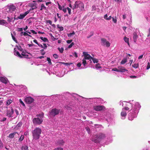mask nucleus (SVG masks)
<instances>
[{"mask_svg": "<svg viewBox=\"0 0 150 150\" xmlns=\"http://www.w3.org/2000/svg\"><path fill=\"white\" fill-rule=\"evenodd\" d=\"M119 72H123L125 71H127V70L124 67H118Z\"/></svg>", "mask_w": 150, "mask_h": 150, "instance_id": "15", "label": "nucleus"}, {"mask_svg": "<svg viewBox=\"0 0 150 150\" xmlns=\"http://www.w3.org/2000/svg\"><path fill=\"white\" fill-rule=\"evenodd\" d=\"M112 21L114 22L115 23H116L117 22V19L116 18V17H115V18H112Z\"/></svg>", "mask_w": 150, "mask_h": 150, "instance_id": "49", "label": "nucleus"}, {"mask_svg": "<svg viewBox=\"0 0 150 150\" xmlns=\"http://www.w3.org/2000/svg\"><path fill=\"white\" fill-rule=\"evenodd\" d=\"M75 34V32L73 31L72 33H70L68 35V36L69 37H71L72 35H74Z\"/></svg>", "mask_w": 150, "mask_h": 150, "instance_id": "38", "label": "nucleus"}, {"mask_svg": "<svg viewBox=\"0 0 150 150\" xmlns=\"http://www.w3.org/2000/svg\"><path fill=\"white\" fill-rule=\"evenodd\" d=\"M17 49L19 50L22 51L23 50L22 48L21 47V46H17Z\"/></svg>", "mask_w": 150, "mask_h": 150, "instance_id": "39", "label": "nucleus"}, {"mask_svg": "<svg viewBox=\"0 0 150 150\" xmlns=\"http://www.w3.org/2000/svg\"><path fill=\"white\" fill-rule=\"evenodd\" d=\"M30 31L33 33V34H36L37 33V32L34 31L33 30H30Z\"/></svg>", "mask_w": 150, "mask_h": 150, "instance_id": "57", "label": "nucleus"}, {"mask_svg": "<svg viewBox=\"0 0 150 150\" xmlns=\"http://www.w3.org/2000/svg\"><path fill=\"white\" fill-rule=\"evenodd\" d=\"M67 9L68 11V13L69 15H70L71 14V9L70 8H69L67 7Z\"/></svg>", "mask_w": 150, "mask_h": 150, "instance_id": "45", "label": "nucleus"}, {"mask_svg": "<svg viewBox=\"0 0 150 150\" xmlns=\"http://www.w3.org/2000/svg\"><path fill=\"white\" fill-rule=\"evenodd\" d=\"M59 110L56 108L52 109L50 112V115L54 117L59 114Z\"/></svg>", "mask_w": 150, "mask_h": 150, "instance_id": "5", "label": "nucleus"}, {"mask_svg": "<svg viewBox=\"0 0 150 150\" xmlns=\"http://www.w3.org/2000/svg\"><path fill=\"white\" fill-rule=\"evenodd\" d=\"M59 31H62L64 30V28L62 26H61L59 28Z\"/></svg>", "mask_w": 150, "mask_h": 150, "instance_id": "58", "label": "nucleus"}, {"mask_svg": "<svg viewBox=\"0 0 150 150\" xmlns=\"http://www.w3.org/2000/svg\"><path fill=\"white\" fill-rule=\"evenodd\" d=\"M12 38L16 43H18V41L14 36H12Z\"/></svg>", "mask_w": 150, "mask_h": 150, "instance_id": "47", "label": "nucleus"}, {"mask_svg": "<svg viewBox=\"0 0 150 150\" xmlns=\"http://www.w3.org/2000/svg\"><path fill=\"white\" fill-rule=\"evenodd\" d=\"M16 134H17L18 135V133L16 132H15L12 133H11L9 134L8 137L10 139H12L14 137V136Z\"/></svg>", "mask_w": 150, "mask_h": 150, "instance_id": "13", "label": "nucleus"}, {"mask_svg": "<svg viewBox=\"0 0 150 150\" xmlns=\"http://www.w3.org/2000/svg\"><path fill=\"white\" fill-rule=\"evenodd\" d=\"M127 62V59L126 58L123 59L121 62V64H124Z\"/></svg>", "mask_w": 150, "mask_h": 150, "instance_id": "29", "label": "nucleus"}, {"mask_svg": "<svg viewBox=\"0 0 150 150\" xmlns=\"http://www.w3.org/2000/svg\"><path fill=\"white\" fill-rule=\"evenodd\" d=\"M83 54L84 56V59H91L92 57L87 52H83Z\"/></svg>", "mask_w": 150, "mask_h": 150, "instance_id": "10", "label": "nucleus"}, {"mask_svg": "<svg viewBox=\"0 0 150 150\" xmlns=\"http://www.w3.org/2000/svg\"><path fill=\"white\" fill-rule=\"evenodd\" d=\"M47 60L48 62V63L50 65H51L52 63L51 62V60L50 57H47Z\"/></svg>", "mask_w": 150, "mask_h": 150, "instance_id": "34", "label": "nucleus"}, {"mask_svg": "<svg viewBox=\"0 0 150 150\" xmlns=\"http://www.w3.org/2000/svg\"><path fill=\"white\" fill-rule=\"evenodd\" d=\"M8 8L9 11L11 12L15 10L16 7L14 5H11L8 6Z\"/></svg>", "mask_w": 150, "mask_h": 150, "instance_id": "11", "label": "nucleus"}, {"mask_svg": "<svg viewBox=\"0 0 150 150\" xmlns=\"http://www.w3.org/2000/svg\"><path fill=\"white\" fill-rule=\"evenodd\" d=\"M41 132V129L39 127H37L32 132L33 139L35 140L39 139Z\"/></svg>", "mask_w": 150, "mask_h": 150, "instance_id": "2", "label": "nucleus"}, {"mask_svg": "<svg viewBox=\"0 0 150 150\" xmlns=\"http://www.w3.org/2000/svg\"><path fill=\"white\" fill-rule=\"evenodd\" d=\"M28 149V146L25 145L21 147L22 150H27Z\"/></svg>", "mask_w": 150, "mask_h": 150, "instance_id": "24", "label": "nucleus"}, {"mask_svg": "<svg viewBox=\"0 0 150 150\" xmlns=\"http://www.w3.org/2000/svg\"><path fill=\"white\" fill-rule=\"evenodd\" d=\"M96 67L97 69H100L101 68V66L99 64H96Z\"/></svg>", "mask_w": 150, "mask_h": 150, "instance_id": "42", "label": "nucleus"}, {"mask_svg": "<svg viewBox=\"0 0 150 150\" xmlns=\"http://www.w3.org/2000/svg\"><path fill=\"white\" fill-rule=\"evenodd\" d=\"M86 131L88 132V133H89L90 132L91 130L89 128V127H86Z\"/></svg>", "mask_w": 150, "mask_h": 150, "instance_id": "46", "label": "nucleus"}, {"mask_svg": "<svg viewBox=\"0 0 150 150\" xmlns=\"http://www.w3.org/2000/svg\"><path fill=\"white\" fill-rule=\"evenodd\" d=\"M106 137L105 134L100 133L94 136L92 138V141L96 143H99L101 140L104 139Z\"/></svg>", "mask_w": 150, "mask_h": 150, "instance_id": "1", "label": "nucleus"}, {"mask_svg": "<svg viewBox=\"0 0 150 150\" xmlns=\"http://www.w3.org/2000/svg\"><path fill=\"white\" fill-rule=\"evenodd\" d=\"M121 115L122 117H125L127 115L126 112L123 109L121 113Z\"/></svg>", "mask_w": 150, "mask_h": 150, "instance_id": "19", "label": "nucleus"}, {"mask_svg": "<svg viewBox=\"0 0 150 150\" xmlns=\"http://www.w3.org/2000/svg\"><path fill=\"white\" fill-rule=\"evenodd\" d=\"M30 7L31 8L30 10H33L37 8L36 5L35 4H30Z\"/></svg>", "mask_w": 150, "mask_h": 150, "instance_id": "16", "label": "nucleus"}, {"mask_svg": "<svg viewBox=\"0 0 150 150\" xmlns=\"http://www.w3.org/2000/svg\"><path fill=\"white\" fill-rule=\"evenodd\" d=\"M24 100L26 103L29 104L31 103L34 100V99L30 97H26Z\"/></svg>", "mask_w": 150, "mask_h": 150, "instance_id": "8", "label": "nucleus"}, {"mask_svg": "<svg viewBox=\"0 0 150 150\" xmlns=\"http://www.w3.org/2000/svg\"><path fill=\"white\" fill-rule=\"evenodd\" d=\"M14 113V110L11 107V110H8L7 111L6 116L9 117H12V115Z\"/></svg>", "mask_w": 150, "mask_h": 150, "instance_id": "9", "label": "nucleus"}, {"mask_svg": "<svg viewBox=\"0 0 150 150\" xmlns=\"http://www.w3.org/2000/svg\"><path fill=\"white\" fill-rule=\"evenodd\" d=\"M23 30V29L22 28H18V31H22Z\"/></svg>", "mask_w": 150, "mask_h": 150, "instance_id": "61", "label": "nucleus"}, {"mask_svg": "<svg viewBox=\"0 0 150 150\" xmlns=\"http://www.w3.org/2000/svg\"><path fill=\"white\" fill-rule=\"evenodd\" d=\"M132 66L135 69L137 68L139 66V64H135L133 65H132Z\"/></svg>", "mask_w": 150, "mask_h": 150, "instance_id": "30", "label": "nucleus"}, {"mask_svg": "<svg viewBox=\"0 0 150 150\" xmlns=\"http://www.w3.org/2000/svg\"><path fill=\"white\" fill-rule=\"evenodd\" d=\"M72 8L74 10L76 9H78L79 10L83 11L84 10V5L83 3L81 1H76L75 2L74 6H73Z\"/></svg>", "mask_w": 150, "mask_h": 150, "instance_id": "3", "label": "nucleus"}, {"mask_svg": "<svg viewBox=\"0 0 150 150\" xmlns=\"http://www.w3.org/2000/svg\"><path fill=\"white\" fill-rule=\"evenodd\" d=\"M50 36H51V38H53V40H56L57 39L54 38L52 34H50Z\"/></svg>", "mask_w": 150, "mask_h": 150, "instance_id": "59", "label": "nucleus"}, {"mask_svg": "<svg viewBox=\"0 0 150 150\" xmlns=\"http://www.w3.org/2000/svg\"><path fill=\"white\" fill-rule=\"evenodd\" d=\"M94 63H98V59L92 57L91 59Z\"/></svg>", "mask_w": 150, "mask_h": 150, "instance_id": "27", "label": "nucleus"}, {"mask_svg": "<svg viewBox=\"0 0 150 150\" xmlns=\"http://www.w3.org/2000/svg\"><path fill=\"white\" fill-rule=\"evenodd\" d=\"M58 4L59 6V8L60 10H62V6L59 4V3H58Z\"/></svg>", "mask_w": 150, "mask_h": 150, "instance_id": "54", "label": "nucleus"}, {"mask_svg": "<svg viewBox=\"0 0 150 150\" xmlns=\"http://www.w3.org/2000/svg\"><path fill=\"white\" fill-rule=\"evenodd\" d=\"M29 12V11H27L26 12L24 13L23 14L24 15H25V16L28 14Z\"/></svg>", "mask_w": 150, "mask_h": 150, "instance_id": "63", "label": "nucleus"}, {"mask_svg": "<svg viewBox=\"0 0 150 150\" xmlns=\"http://www.w3.org/2000/svg\"><path fill=\"white\" fill-rule=\"evenodd\" d=\"M129 77L131 78L132 79H135L137 77L135 76H129Z\"/></svg>", "mask_w": 150, "mask_h": 150, "instance_id": "56", "label": "nucleus"}, {"mask_svg": "<svg viewBox=\"0 0 150 150\" xmlns=\"http://www.w3.org/2000/svg\"><path fill=\"white\" fill-rule=\"evenodd\" d=\"M123 110H129L130 109H131V110L132 108H130L129 107H125L124 108H123Z\"/></svg>", "mask_w": 150, "mask_h": 150, "instance_id": "41", "label": "nucleus"}, {"mask_svg": "<svg viewBox=\"0 0 150 150\" xmlns=\"http://www.w3.org/2000/svg\"><path fill=\"white\" fill-rule=\"evenodd\" d=\"M72 41V40H68L67 41V43L69 44L71 43Z\"/></svg>", "mask_w": 150, "mask_h": 150, "instance_id": "62", "label": "nucleus"}, {"mask_svg": "<svg viewBox=\"0 0 150 150\" xmlns=\"http://www.w3.org/2000/svg\"><path fill=\"white\" fill-rule=\"evenodd\" d=\"M57 15L58 17L60 20L61 19V15H59L58 13H57Z\"/></svg>", "mask_w": 150, "mask_h": 150, "instance_id": "60", "label": "nucleus"}, {"mask_svg": "<svg viewBox=\"0 0 150 150\" xmlns=\"http://www.w3.org/2000/svg\"><path fill=\"white\" fill-rule=\"evenodd\" d=\"M23 35L25 36H29L30 37H32V36L31 35L28 34V33H26L25 32H24Z\"/></svg>", "mask_w": 150, "mask_h": 150, "instance_id": "35", "label": "nucleus"}, {"mask_svg": "<svg viewBox=\"0 0 150 150\" xmlns=\"http://www.w3.org/2000/svg\"><path fill=\"white\" fill-rule=\"evenodd\" d=\"M53 150H63V149L62 148H57Z\"/></svg>", "mask_w": 150, "mask_h": 150, "instance_id": "53", "label": "nucleus"}, {"mask_svg": "<svg viewBox=\"0 0 150 150\" xmlns=\"http://www.w3.org/2000/svg\"><path fill=\"white\" fill-rule=\"evenodd\" d=\"M43 45H44V46H43V48H44V49H45L47 48V47L46 44L43 43Z\"/></svg>", "mask_w": 150, "mask_h": 150, "instance_id": "55", "label": "nucleus"}, {"mask_svg": "<svg viewBox=\"0 0 150 150\" xmlns=\"http://www.w3.org/2000/svg\"><path fill=\"white\" fill-rule=\"evenodd\" d=\"M21 54L25 57L27 58L28 57V55L23 51L22 52Z\"/></svg>", "mask_w": 150, "mask_h": 150, "instance_id": "25", "label": "nucleus"}, {"mask_svg": "<svg viewBox=\"0 0 150 150\" xmlns=\"http://www.w3.org/2000/svg\"><path fill=\"white\" fill-rule=\"evenodd\" d=\"M14 54L16 56H17L20 58H22L23 57L21 55L18 51H14Z\"/></svg>", "mask_w": 150, "mask_h": 150, "instance_id": "17", "label": "nucleus"}, {"mask_svg": "<svg viewBox=\"0 0 150 150\" xmlns=\"http://www.w3.org/2000/svg\"><path fill=\"white\" fill-rule=\"evenodd\" d=\"M24 139V136L23 135H21L20 137V138L18 140L19 142H21L22 141V140Z\"/></svg>", "mask_w": 150, "mask_h": 150, "instance_id": "32", "label": "nucleus"}, {"mask_svg": "<svg viewBox=\"0 0 150 150\" xmlns=\"http://www.w3.org/2000/svg\"><path fill=\"white\" fill-rule=\"evenodd\" d=\"M74 45V42H72L68 47V48H71L72 46Z\"/></svg>", "mask_w": 150, "mask_h": 150, "instance_id": "44", "label": "nucleus"}, {"mask_svg": "<svg viewBox=\"0 0 150 150\" xmlns=\"http://www.w3.org/2000/svg\"><path fill=\"white\" fill-rule=\"evenodd\" d=\"M150 68V63L149 62H148L147 65L146 67V69H148Z\"/></svg>", "mask_w": 150, "mask_h": 150, "instance_id": "50", "label": "nucleus"}, {"mask_svg": "<svg viewBox=\"0 0 150 150\" xmlns=\"http://www.w3.org/2000/svg\"><path fill=\"white\" fill-rule=\"evenodd\" d=\"M12 101L11 100H8L6 102V105H9L12 102Z\"/></svg>", "mask_w": 150, "mask_h": 150, "instance_id": "33", "label": "nucleus"}, {"mask_svg": "<svg viewBox=\"0 0 150 150\" xmlns=\"http://www.w3.org/2000/svg\"><path fill=\"white\" fill-rule=\"evenodd\" d=\"M138 36L137 33L134 32L133 34V39L134 42H136L138 38Z\"/></svg>", "mask_w": 150, "mask_h": 150, "instance_id": "12", "label": "nucleus"}, {"mask_svg": "<svg viewBox=\"0 0 150 150\" xmlns=\"http://www.w3.org/2000/svg\"><path fill=\"white\" fill-rule=\"evenodd\" d=\"M53 57L55 59H57L58 57V55L56 54H54L53 55Z\"/></svg>", "mask_w": 150, "mask_h": 150, "instance_id": "48", "label": "nucleus"}, {"mask_svg": "<svg viewBox=\"0 0 150 150\" xmlns=\"http://www.w3.org/2000/svg\"><path fill=\"white\" fill-rule=\"evenodd\" d=\"M45 9L46 8V7L45 6L44 4H41V8H40V10L41 11H42L43 10V9Z\"/></svg>", "mask_w": 150, "mask_h": 150, "instance_id": "36", "label": "nucleus"}, {"mask_svg": "<svg viewBox=\"0 0 150 150\" xmlns=\"http://www.w3.org/2000/svg\"><path fill=\"white\" fill-rule=\"evenodd\" d=\"M19 102L20 103L24 106H25V104H24V103L23 102V101L21 99H20L19 100Z\"/></svg>", "mask_w": 150, "mask_h": 150, "instance_id": "40", "label": "nucleus"}, {"mask_svg": "<svg viewBox=\"0 0 150 150\" xmlns=\"http://www.w3.org/2000/svg\"><path fill=\"white\" fill-rule=\"evenodd\" d=\"M25 15H24V14H20V15L17 17L16 19V20H18V19H21L25 17Z\"/></svg>", "mask_w": 150, "mask_h": 150, "instance_id": "18", "label": "nucleus"}, {"mask_svg": "<svg viewBox=\"0 0 150 150\" xmlns=\"http://www.w3.org/2000/svg\"><path fill=\"white\" fill-rule=\"evenodd\" d=\"M73 55H74L76 57H78L77 54L76 52H74V54H73Z\"/></svg>", "mask_w": 150, "mask_h": 150, "instance_id": "64", "label": "nucleus"}, {"mask_svg": "<svg viewBox=\"0 0 150 150\" xmlns=\"http://www.w3.org/2000/svg\"><path fill=\"white\" fill-rule=\"evenodd\" d=\"M82 64L84 66H85L86 64V59H83L82 60Z\"/></svg>", "mask_w": 150, "mask_h": 150, "instance_id": "37", "label": "nucleus"}, {"mask_svg": "<svg viewBox=\"0 0 150 150\" xmlns=\"http://www.w3.org/2000/svg\"><path fill=\"white\" fill-rule=\"evenodd\" d=\"M93 109L96 111H104L105 109V108L103 105H98L94 106Z\"/></svg>", "mask_w": 150, "mask_h": 150, "instance_id": "6", "label": "nucleus"}, {"mask_svg": "<svg viewBox=\"0 0 150 150\" xmlns=\"http://www.w3.org/2000/svg\"><path fill=\"white\" fill-rule=\"evenodd\" d=\"M46 22L47 23H49L50 25H52V21H51L50 20L47 21H46Z\"/></svg>", "mask_w": 150, "mask_h": 150, "instance_id": "52", "label": "nucleus"}, {"mask_svg": "<svg viewBox=\"0 0 150 150\" xmlns=\"http://www.w3.org/2000/svg\"><path fill=\"white\" fill-rule=\"evenodd\" d=\"M134 117L132 116V114H130L129 116V120H133L134 119Z\"/></svg>", "mask_w": 150, "mask_h": 150, "instance_id": "28", "label": "nucleus"}, {"mask_svg": "<svg viewBox=\"0 0 150 150\" xmlns=\"http://www.w3.org/2000/svg\"><path fill=\"white\" fill-rule=\"evenodd\" d=\"M102 42L101 43L102 45L103 46L106 45V47H109L110 45V42L106 40V39L103 38L101 39Z\"/></svg>", "mask_w": 150, "mask_h": 150, "instance_id": "7", "label": "nucleus"}, {"mask_svg": "<svg viewBox=\"0 0 150 150\" xmlns=\"http://www.w3.org/2000/svg\"><path fill=\"white\" fill-rule=\"evenodd\" d=\"M112 71H117V72H119V69H117L116 68H114L113 69H112Z\"/></svg>", "mask_w": 150, "mask_h": 150, "instance_id": "51", "label": "nucleus"}, {"mask_svg": "<svg viewBox=\"0 0 150 150\" xmlns=\"http://www.w3.org/2000/svg\"><path fill=\"white\" fill-rule=\"evenodd\" d=\"M40 38L45 42H47L48 41L47 39L46 38H44L42 37H40Z\"/></svg>", "mask_w": 150, "mask_h": 150, "instance_id": "23", "label": "nucleus"}, {"mask_svg": "<svg viewBox=\"0 0 150 150\" xmlns=\"http://www.w3.org/2000/svg\"><path fill=\"white\" fill-rule=\"evenodd\" d=\"M43 122V119L40 118L39 117H34L33 119V122L35 125H40Z\"/></svg>", "mask_w": 150, "mask_h": 150, "instance_id": "4", "label": "nucleus"}, {"mask_svg": "<svg viewBox=\"0 0 150 150\" xmlns=\"http://www.w3.org/2000/svg\"><path fill=\"white\" fill-rule=\"evenodd\" d=\"M7 23L6 21L4 20H0V25H4Z\"/></svg>", "mask_w": 150, "mask_h": 150, "instance_id": "20", "label": "nucleus"}, {"mask_svg": "<svg viewBox=\"0 0 150 150\" xmlns=\"http://www.w3.org/2000/svg\"><path fill=\"white\" fill-rule=\"evenodd\" d=\"M61 64H64V65L68 66V65H70L71 64H72V63H65L63 62H59Z\"/></svg>", "mask_w": 150, "mask_h": 150, "instance_id": "26", "label": "nucleus"}, {"mask_svg": "<svg viewBox=\"0 0 150 150\" xmlns=\"http://www.w3.org/2000/svg\"><path fill=\"white\" fill-rule=\"evenodd\" d=\"M22 125V123L21 122H19L16 125V127H20Z\"/></svg>", "mask_w": 150, "mask_h": 150, "instance_id": "43", "label": "nucleus"}, {"mask_svg": "<svg viewBox=\"0 0 150 150\" xmlns=\"http://www.w3.org/2000/svg\"><path fill=\"white\" fill-rule=\"evenodd\" d=\"M44 114L42 112L41 113L38 114L36 115V116L38 117H40V118H41L42 119L44 117Z\"/></svg>", "mask_w": 150, "mask_h": 150, "instance_id": "21", "label": "nucleus"}, {"mask_svg": "<svg viewBox=\"0 0 150 150\" xmlns=\"http://www.w3.org/2000/svg\"><path fill=\"white\" fill-rule=\"evenodd\" d=\"M0 80L2 82L6 84L7 83V81L6 79L4 77H0Z\"/></svg>", "mask_w": 150, "mask_h": 150, "instance_id": "14", "label": "nucleus"}, {"mask_svg": "<svg viewBox=\"0 0 150 150\" xmlns=\"http://www.w3.org/2000/svg\"><path fill=\"white\" fill-rule=\"evenodd\" d=\"M57 49L61 53H62L63 52L64 50L63 48H60L59 47H58Z\"/></svg>", "mask_w": 150, "mask_h": 150, "instance_id": "31", "label": "nucleus"}, {"mask_svg": "<svg viewBox=\"0 0 150 150\" xmlns=\"http://www.w3.org/2000/svg\"><path fill=\"white\" fill-rule=\"evenodd\" d=\"M124 40L125 42L127 43L128 45L129 46V39L126 36L124 38Z\"/></svg>", "mask_w": 150, "mask_h": 150, "instance_id": "22", "label": "nucleus"}]
</instances>
